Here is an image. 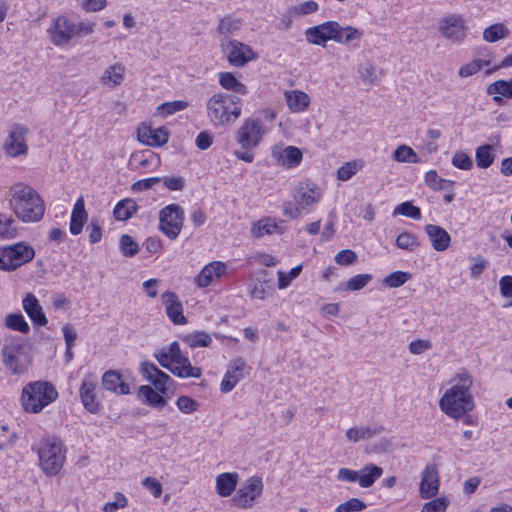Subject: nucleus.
I'll return each mask as SVG.
<instances>
[{
  "label": "nucleus",
  "mask_w": 512,
  "mask_h": 512,
  "mask_svg": "<svg viewBox=\"0 0 512 512\" xmlns=\"http://www.w3.org/2000/svg\"><path fill=\"white\" fill-rule=\"evenodd\" d=\"M140 374L154 388L149 385L140 386L137 392L138 398L142 403L153 408L163 409L167 405V400L163 395L167 394L170 386L174 384V380L150 361L141 362Z\"/></svg>",
  "instance_id": "f257e3e1"
},
{
  "label": "nucleus",
  "mask_w": 512,
  "mask_h": 512,
  "mask_svg": "<svg viewBox=\"0 0 512 512\" xmlns=\"http://www.w3.org/2000/svg\"><path fill=\"white\" fill-rule=\"evenodd\" d=\"M454 381L453 386L441 397L439 405L446 415L458 419L475 406L470 392L473 380L468 373H462L457 375Z\"/></svg>",
  "instance_id": "f03ea898"
},
{
  "label": "nucleus",
  "mask_w": 512,
  "mask_h": 512,
  "mask_svg": "<svg viewBox=\"0 0 512 512\" xmlns=\"http://www.w3.org/2000/svg\"><path fill=\"white\" fill-rule=\"evenodd\" d=\"M10 195V206L21 221L30 223L43 218L44 202L34 188L17 183L11 187Z\"/></svg>",
  "instance_id": "7ed1b4c3"
},
{
  "label": "nucleus",
  "mask_w": 512,
  "mask_h": 512,
  "mask_svg": "<svg viewBox=\"0 0 512 512\" xmlns=\"http://www.w3.org/2000/svg\"><path fill=\"white\" fill-rule=\"evenodd\" d=\"M207 116L214 126H229L235 123L242 111L240 97L226 92L213 94L206 103Z\"/></svg>",
  "instance_id": "20e7f679"
},
{
  "label": "nucleus",
  "mask_w": 512,
  "mask_h": 512,
  "mask_svg": "<svg viewBox=\"0 0 512 512\" xmlns=\"http://www.w3.org/2000/svg\"><path fill=\"white\" fill-rule=\"evenodd\" d=\"M153 356L163 368L177 377L200 378L202 375L201 368L191 365L188 356L182 353L177 341L157 348Z\"/></svg>",
  "instance_id": "39448f33"
},
{
  "label": "nucleus",
  "mask_w": 512,
  "mask_h": 512,
  "mask_svg": "<svg viewBox=\"0 0 512 512\" xmlns=\"http://www.w3.org/2000/svg\"><path fill=\"white\" fill-rule=\"evenodd\" d=\"M58 397L56 388L47 381H34L24 386L21 404L25 412L37 414Z\"/></svg>",
  "instance_id": "423d86ee"
},
{
  "label": "nucleus",
  "mask_w": 512,
  "mask_h": 512,
  "mask_svg": "<svg viewBox=\"0 0 512 512\" xmlns=\"http://www.w3.org/2000/svg\"><path fill=\"white\" fill-rule=\"evenodd\" d=\"M1 354L4 366L13 375H22L27 372L31 364V357L25 352L20 339H11L7 342L1 350Z\"/></svg>",
  "instance_id": "0eeeda50"
},
{
  "label": "nucleus",
  "mask_w": 512,
  "mask_h": 512,
  "mask_svg": "<svg viewBox=\"0 0 512 512\" xmlns=\"http://www.w3.org/2000/svg\"><path fill=\"white\" fill-rule=\"evenodd\" d=\"M39 463L47 475H56L60 472L65 455L61 441L57 438L44 440L38 449Z\"/></svg>",
  "instance_id": "6e6552de"
},
{
  "label": "nucleus",
  "mask_w": 512,
  "mask_h": 512,
  "mask_svg": "<svg viewBox=\"0 0 512 512\" xmlns=\"http://www.w3.org/2000/svg\"><path fill=\"white\" fill-rule=\"evenodd\" d=\"M34 257V248L24 242L0 247V269L3 271H14L33 260Z\"/></svg>",
  "instance_id": "1a4fd4ad"
},
{
  "label": "nucleus",
  "mask_w": 512,
  "mask_h": 512,
  "mask_svg": "<svg viewBox=\"0 0 512 512\" xmlns=\"http://www.w3.org/2000/svg\"><path fill=\"white\" fill-rule=\"evenodd\" d=\"M184 210L178 204H169L159 212V230L169 239H176L183 227Z\"/></svg>",
  "instance_id": "9d476101"
},
{
  "label": "nucleus",
  "mask_w": 512,
  "mask_h": 512,
  "mask_svg": "<svg viewBox=\"0 0 512 512\" xmlns=\"http://www.w3.org/2000/svg\"><path fill=\"white\" fill-rule=\"evenodd\" d=\"M263 492V483L260 478L251 477L241 484L235 495L231 498L234 506L241 509H250L260 498Z\"/></svg>",
  "instance_id": "9b49d317"
},
{
  "label": "nucleus",
  "mask_w": 512,
  "mask_h": 512,
  "mask_svg": "<svg viewBox=\"0 0 512 512\" xmlns=\"http://www.w3.org/2000/svg\"><path fill=\"white\" fill-rule=\"evenodd\" d=\"M221 48L227 54L229 63L235 67H242L257 57L250 46L228 36L222 38Z\"/></svg>",
  "instance_id": "f8f14e48"
},
{
  "label": "nucleus",
  "mask_w": 512,
  "mask_h": 512,
  "mask_svg": "<svg viewBox=\"0 0 512 512\" xmlns=\"http://www.w3.org/2000/svg\"><path fill=\"white\" fill-rule=\"evenodd\" d=\"M29 133L25 125L14 123L10 126L8 136L3 144L5 153L10 157H18L28 153L26 136Z\"/></svg>",
  "instance_id": "ddd939ff"
},
{
  "label": "nucleus",
  "mask_w": 512,
  "mask_h": 512,
  "mask_svg": "<svg viewBox=\"0 0 512 512\" xmlns=\"http://www.w3.org/2000/svg\"><path fill=\"white\" fill-rule=\"evenodd\" d=\"M467 25L459 14H450L439 21V31L451 43H461L467 36Z\"/></svg>",
  "instance_id": "4468645a"
},
{
  "label": "nucleus",
  "mask_w": 512,
  "mask_h": 512,
  "mask_svg": "<svg viewBox=\"0 0 512 512\" xmlns=\"http://www.w3.org/2000/svg\"><path fill=\"white\" fill-rule=\"evenodd\" d=\"M262 123L257 119L249 118L244 121L237 131V141L244 150L256 147L263 136Z\"/></svg>",
  "instance_id": "2eb2a0df"
},
{
  "label": "nucleus",
  "mask_w": 512,
  "mask_h": 512,
  "mask_svg": "<svg viewBox=\"0 0 512 512\" xmlns=\"http://www.w3.org/2000/svg\"><path fill=\"white\" fill-rule=\"evenodd\" d=\"M97 379L93 374L86 375L79 388V396L84 408L90 413H98L100 401L97 397Z\"/></svg>",
  "instance_id": "dca6fc26"
},
{
  "label": "nucleus",
  "mask_w": 512,
  "mask_h": 512,
  "mask_svg": "<svg viewBox=\"0 0 512 512\" xmlns=\"http://www.w3.org/2000/svg\"><path fill=\"white\" fill-rule=\"evenodd\" d=\"M271 156L281 166L286 168H294L298 166L301 161L303 154L301 150L295 146L274 145L271 150Z\"/></svg>",
  "instance_id": "f3484780"
},
{
  "label": "nucleus",
  "mask_w": 512,
  "mask_h": 512,
  "mask_svg": "<svg viewBox=\"0 0 512 512\" xmlns=\"http://www.w3.org/2000/svg\"><path fill=\"white\" fill-rule=\"evenodd\" d=\"M246 363L244 359L238 357L230 361L227 371L220 384V390L223 393L232 391L240 380L244 378V369Z\"/></svg>",
  "instance_id": "a211bd4d"
},
{
  "label": "nucleus",
  "mask_w": 512,
  "mask_h": 512,
  "mask_svg": "<svg viewBox=\"0 0 512 512\" xmlns=\"http://www.w3.org/2000/svg\"><path fill=\"white\" fill-rule=\"evenodd\" d=\"M162 302L165 306V311L168 318L177 325H182L187 322L183 315V306L178 295L172 291H166L162 294Z\"/></svg>",
  "instance_id": "6ab92c4d"
},
{
  "label": "nucleus",
  "mask_w": 512,
  "mask_h": 512,
  "mask_svg": "<svg viewBox=\"0 0 512 512\" xmlns=\"http://www.w3.org/2000/svg\"><path fill=\"white\" fill-rule=\"evenodd\" d=\"M138 140L147 146L158 147L168 142V132L163 128H152L145 124L138 128Z\"/></svg>",
  "instance_id": "aec40b11"
},
{
  "label": "nucleus",
  "mask_w": 512,
  "mask_h": 512,
  "mask_svg": "<svg viewBox=\"0 0 512 512\" xmlns=\"http://www.w3.org/2000/svg\"><path fill=\"white\" fill-rule=\"evenodd\" d=\"M49 32L52 42L57 46H63L74 37L73 22L66 17H57Z\"/></svg>",
  "instance_id": "412c9836"
},
{
  "label": "nucleus",
  "mask_w": 512,
  "mask_h": 512,
  "mask_svg": "<svg viewBox=\"0 0 512 512\" xmlns=\"http://www.w3.org/2000/svg\"><path fill=\"white\" fill-rule=\"evenodd\" d=\"M320 197V189L315 183L301 184L294 195L296 204L303 209L317 203Z\"/></svg>",
  "instance_id": "4be33fe9"
},
{
  "label": "nucleus",
  "mask_w": 512,
  "mask_h": 512,
  "mask_svg": "<svg viewBox=\"0 0 512 512\" xmlns=\"http://www.w3.org/2000/svg\"><path fill=\"white\" fill-rule=\"evenodd\" d=\"M439 477L435 466H427L422 472L420 495L423 499L434 497L438 493Z\"/></svg>",
  "instance_id": "5701e85b"
},
{
  "label": "nucleus",
  "mask_w": 512,
  "mask_h": 512,
  "mask_svg": "<svg viewBox=\"0 0 512 512\" xmlns=\"http://www.w3.org/2000/svg\"><path fill=\"white\" fill-rule=\"evenodd\" d=\"M424 230L434 250L445 251L450 247L451 237L444 228L434 224H427Z\"/></svg>",
  "instance_id": "b1692460"
},
{
  "label": "nucleus",
  "mask_w": 512,
  "mask_h": 512,
  "mask_svg": "<svg viewBox=\"0 0 512 512\" xmlns=\"http://www.w3.org/2000/svg\"><path fill=\"white\" fill-rule=\"evenodd\" d=\"M22 304L24 311L35 325L45 326L47 324L48 320L34 294L28 293L23 299Z\"/></svg>",
  "instance_id": "393cba45"
},
{
  "label": "nucleus",
  "mask_w": 512,
  "mask_h": 512,
  "mask_svg": "<svg viewBox=\"0 0 512 512\" xmlns=\"http://www.w3.org/2000/svg\"><path fill=\"white\" fill-rule=\"evenodd\" d=\"M332 21L309 27L305 31L306 40L310 44L325 46L327 41L332 40Z\"/></svg>",
  "instance_id": "a878e982"
},
{
  "label": "nucleus",
  "mask_w": 512,
  "mask_h": 512,
  "mask_svg": "<svg viewBox=\"0 0 512 512\" xmlns=\"http://www.w3.org/2000/svg\"><path fill=\"white\" fill-rule=\"evenodd\" d=\"M226 266L224 263L214 261L207 264L195 278V282L199 287H207L214 278H220L224 274Z\"/></svg>",
  "instance_id": "bb28decb"
},
{
  "label": "nucleus",
  "mask_w": 512,
  "mask_h": 512,
  "mask_svg": "<svg viewBox=\"0 0 512 512\" xmlns=\"http://www.w3.org/2000/svg\"><path fill=\"white\" fill-rule=\"evenodd\" d=\"M88 214L85 209L83 197H79L71 213L69 230L72 235H79L82 232L84 224L87 222Z\"/></svg>",
  "instance_id": "cd10ccee"
},
{
  "label": "nucleus",
  "mask_w": 512,
  "mask_h": 512,
  "mask_svg": "<svg viewBox=\"0 0 512 512\" xmlns=\"http://www.w3.org/2000/svg\"><path fill=\"white\" fill-rule=\"evenodd\" d=\"M103 387L118 395H128L130 387L122 380L121 375L115 370H108L102 376Z\"/></svg>",
  "instance_id": "c85d7f7f"
},
{
  "label": "nucleus",
  "mask_w": 512,
  "mask_h": 512,
  "mask_svg": "<svg viewBox=\"0 0 512 512\" xmlns=\"http://www.w3.org/2000/svg\"><path fill=\"white\" fill-rule=\"evenodd\" d=\"M332 40L340 44H347L354 40H359L363 32L352 26H341L338 22L332 21Z\"/></svg>",
  "instance_id": "c756f323"
},
{
  "label": "nucleus",
  "mask_w": 512,
  "mask_h": 512,
  "mask_svg": "<svg viewBox=\"0 0 512 512\" xmlns=\"http://www.w3.org/2000/svg\"><path fill=\"white\" fill-rule=\"evenodd\" d=\"M479 54L482 58L475 59L470 63H467L460 67L459 76L462 78H466L476 74L481 70L483 66H488L491 64V53L489 52L487 47H484Z\"/></svg>",
  "instance_id": "7c9ffc66"
},
{
  "label": "nucleus",
  "mask_w": 512,
  "mask_h": 512,
  "mask_svg": "<svg viewBox=\"0 0 512 512\" xmlns=\"http://www.w3.org/2000/svg\"><path fill=\"white\" fill-rule=\"evenodd\" d=\"M488 95L493 96V101L497 104L503 103V98H512V79L507 80H497L493 83H490L487 86L486 90Z\"/></svg>",
  "instance_id": "2f4dec72"
},
{
  "label": "nucleus",
  "mask_w": 512,
  "mask_h": 512,
  "mask_svg": "<svg viewBox=\"0 0 512 512\" xmlns=\"http://www.w3.org/2000/svg\"><path fill=\"white\" fill-rule=\"evenodd\" d=\"M285 99L288 108L294 113L305 111L310 104L308 94L299 90L285 92Z\"/></svg>",
  "instance_id": "473e14b6"
},
{
  "label": "nucleus",
  "mask_w": 512,
  "mask_h": 512,
  "mask_svg": "<svg viewBox=\"0 0 512 512\" xmlns=\"http://www.w3.org/2000/svg\"><path fill=\"white\" fill-rule=\"evenodd\" d=\"M239 476L237 473H221L216 477V491L221 497H228L236 489Z\"/></svg>",
  "instance_id": "72a5a7b5"
},
{
  "label": "nucleus",
  "mask_w": 512,
  "mask_h": 512,
  "mask_svg": "<svg viewBox=\"0 0 512 512\" xmlns=\"http://www.w3.org/2000/svg\"><path fill=\"white\" fill-rule=\"evenodd\" d=\"M125 67L121 63L109 66L100 78V82L110 88L120 85L124 80Z\"/></svg>",
  "instance_id": "f704fd0d"
},
{
  "label": "nucleus",
  "mask_w": 512,
  "mask_h": 512,
  "mask_svg": "<svg viewBox=\"0 0 512 512\" xmlns=\"http://www.w3.org/2000/svg\"><path fill=\"white\" fill-rule=\"evenodd\" d=\"M382 473L383 470L381 467L373 463L366 464L361 470L358 471L360 487H371L375 481L381 477Z\"/></svg>",
  "instance_id": "c9c22d12"
},
{
  "label": "nucleus",
  "mask_w": 512,
  "mask_h": 512,
  "mask_svg": "<svg viewBox=\"0 0 512 512\" xmlns=\"http://www.w3.org/2000/svg\"><path fill=\"white\" fill-rule=\"evenodd\" d=\"M219 84L225 90L233 91L240 95H246L248 93L246 85L238 81L235 75L231 72L219 73Z\"/></svg>",
  "instance_id": "e433bc0d"
},
{
  "label": "nucleus",
  "mask_w": 512,
  "mask_h": 512,
  "mask_svg": "<svg viewBox=\"0 0 512 512\" xmlns=\"http://www.w3.org/2000/svg\"><path fill=\"white\" fill-rule=\"evenodd\" d=\"M137 210V203L133 199L126 198L115 205L113 214L116 220L125 221L130 219Z\"/></svg>",
  "instance_id": "4c0bfd02"
},
{
  "label": "nucleus",
  "mask_w": 512,
  "mask_h": 512,
  "mask_svg": "<svg viewBox=\"0 0 512 512\" xmlns=\"http://www.w3.org/2000/svg\"><path fill=\"white\" fill-rule=\"evenodd\" d=\"M382 428L362 426V427H352L346 431V437L353 442H358L360 440L371 439L375 435L381 433Z\"/></svg>",
  "instance_id": "58836bf2"
},
{
  "label": "nucleus",
  "mask_w": 512,
  "mask_h": 512,
  "mask_svg": "<svg viewBox=\"0 0 512 512\" xmlns=\"http://www.w3.org/2000/svg\"><path fill=\"white\" fill-rule=\"evenodd\" d=\"M494 159L493 146L486 144L476 149L475 160L479 168L487 169L493 164Z\"/></svg>",
  "instance_id": "ea45409f"
},
{
  "label": "nucleus",
  "mask_w": 512,
  "mask_h": 512,
  "mask_svg": "<svg viewBox=\"0 0 512 512\" xmlns=\"http://www.w3.org/2000/svg\"><path fill=\"white\" fill-rule=\"evenodd\" d=\"M182 340L191 348L208 347L212 342L210 334L205 331L189 333Z\"/></svg>",
  "instance_id": "a19ab883"
},
{
  "label": "nucleus",
  "mask_w": 512,
  "mask_h": 512,
  "mask_svg": "<svg viewBox=\"0 0 512 512\" xmlns=\"http://www.w3.org/2000/svg\"><path fill=\"white\" fill-rule=\"evenodd\" d=\"M509 34V30L502 23L493 24L483 31V39L486 42L494 43L498 40L506 38Z\"/></svg>",
  "instance_id": "79ce46f5"
},
{
  "label": "nucleus",
  "mask_w": 512,
  "mask_h": 512,
  "mask_svg": "<svg viewBox=\"0 0 512 512\" xmlns=\"http://www.w3.org/2000/svg\"><path fill=\"white\" fill-rule=\"evenodd\" d=\"M393 158L400 163H419L420 158L417 153L407 145H400L394 151Z\"/></svg>",
  "instance_id": "37998d69"
},
{
  "label": "nucleus",
  "mask_w": 512,
  "mask_h": 512,
  "mask_svg": "<svg viewBox=\"0 0 512 512\" xmlns=\"http://www.w3.org/2000/svg\"><path fill=\"white\" fill-rule=\"evenodd\" d=\"M5 325L9 329L27 334L30 331V327L26 322L24 316L20 313L8 314L5 318Z\"/></svg>",
  "instance_id": "c03bdc74"
},
{
  "label": "nucleus",
  "mask_w": 512,
  "mask_h": 512,
  "mask_svg": "<svg viewBox=\"0 0 512 512\" xmlns=\"http://www.w3.org/2000/svg\"><path fill=\"white\" fill-rule=\"evenodd\" d=\"M277 223L275 220L271 218H265L262 220H259L257 223H255L252 227V234L256 238H260L264 235H270L277 231Z\"/></svg>",
  "instance_id": "a18cd8bd"
},
{
  "label": "nucleus",
  "mask_w": 512,
  "mask_h": 512,
  "mask_svg": "<svg viewBox=\"0 0 512 512\" xmlns=\"http://www.w3.org/2000/svg\"><path fill=\"white\" fill-rule=\"evenodd\" d=\"M395 244L399 249L407 251H414L420 245L417 236L411 232L400 233L396 238Z\"/></svg>",
  "instance_id": "49530a36"
},
{
  "label": "nucleus",
  "mask_w": 512,
  "mask_h": 512,
  "mask_svg": "<svg viewBox=\"0 0 512 512\" xmlns=\"http://www.w3.org/2000/svg\"><path fill=\"white\" fill-rule=\"evenodd\" d=\"M396 215H403L414 220H419L421 219V210L419 207L414 206L411 202L406 201L395 207L393 216Z\"/></svg>",
  "instance_id": "de8ad7c7"
},
{
  "label": "nucleus",
  "mask_w": 512,
  "mask_h": 512,
  "mask_svg": "<svg viewBox=\"0 0 512 512\" xmlns=\"http://www.w3.org/2000/svg\"><path fill=\"white\" fill-rule=\"evenodd\" d=\"M361 168H362L361 162H357V161L346 162L341 167L338 168L337 179L340 181H348Z\"/></svg>",
  "instance_id": "09e8293b"
},
{
  "label": "nucleus",
  "mask_w": 512,
  "mask_h": 512,
  "mask_svg": "<svg viewBox=\"0 0 512 512\" xmlns=\"http://www.w3.org/2000/svg\"><path fill=\"white\" fill-rule=\"evenodd\" d=\"M412 275L409 272L395 271L383 280V284L389 288H398L410 280Z\"/></svg>",
  "instance_id": "8fccbe9b"
},
{
  "label": "nucleus",
  "mask_w": 512,
  "mask_h": 512,
  "mask_svg": "<svg viewBox=\"0 0 512 512\" xmlns=\"http://www.w3.org/2000/svg\"><path fill=\"white\" fill-rule=\"evenodd\" d=\"M119 247L121 253L125 257H133L139 251V246L137 242L128 234H124L120 237Z\"/></svg>",
  "instance_id": "3c124183"
},
{
  "label": "nucleus",
  "mask_w": 512,
  "mask_h": 512,
  "mask_svg": "<svg viewBox=\"0 0 512 512\" xmlns=\"http://www.w3.org/2000/svg\"><path fill=\"white\" fill-rule=\"evenodd\" d=\"M188 107V103L182 100H176L172 102L162 103L157 107V111L163 115L168 116L172 115L178 111H182Z\"/></svg>",
  "instance_id": "603ef678"
},
{
  "label": "nucleus",
  "mask_w": 512,
  "mask_h": 512,
  "mask_svg": "<svg viewBox=\"0 0 512 512\" xmlns=\"http://www.w3.org/2000/svg\"><path fill=\"white\" fill-rule=\"evenodd\" d=\"M14 220L6 215L0 214V237L11 239L17 235L15 227H13Z\"/></svg>",
  "instance_id": "864d4df0"
},
{
  "label": "nucleus",
  "mask_w": 512,
  "mask_h": 512,
  "mask_svg": "<svg viewBox=\"0 0 512 512\" xmlns=\"http://www.w3.org/2000/svg\"><path fill=\"white\" fill-rule=\"evenodd\" d=\"M424 181L427 186H429L433 190H440L441 183L449 184V187L452 188L455 184L454 181L448 179H442L438 176V173L435 170H429L426 172Z\"/></svg>",
  "instance_id": "5fc2aeb1"
},
{
  "label": "nucleus",
  "mask_w": 512,
  "mask_h": 512,
  "mask_svg": "<svg viewBox=\"0 0 512 512\" xmlns=\"http://www.w3.org/2000/svg\"><path fill=\"white\" fill-rule=\"evenodd\" d=\"M371 280V274H357L348 280L346 288L349 291H358L363 289Z\"/></svg>",
  "instance_id": "6e6d98bb"
},
{
  "label": "nucleus",
  "mask_w": 512,
  "mask_h": 512,
  "mask_svg": "<svg viewBox=\"0 0 512 512\" xmlns=\"http://www.w3.org/2000/svg\"><path fill=\"white\" fill-rule=\"evenodd\" d=\"M241 27V21L236 18L232 17H224L220 20L219 23V31L221 34L225 36H228V34H231L237 30H239Z\"/></svg>",
  "instance_id": "4d7b16f0"
},
{
  "label": "nucleus",
  "mask_w": 512,
  "mask_h": 512,
  "mask_svg": "<svg viewBox=\"0 0 512 512\" xmlns=\"http://www.w3.org/2000/svg\"><path fill=\"white\" fill-rule=\"evenodd\" d=\"M176 405L177 408L185 414L194 413L199 407V404L188 396H180L176 401Z\"/></svg>",
  "instance_id": "13d9d810"
},
{
  "label": "nucleus",
  "mask_w": 512,
  "mask_h": 512,
  "mask_svg": "<svg viewBox=\"0 0 512 512\" xmlns=\"http://www.w3.org/2000/svg\"><path fill=\"white\" fill-rule=\"evenodd\" d=\"M366 508V504L358 498H351L348 501L340 504L336 508V512H358Z\"/></svg>",
  "instance_id": "bf43d9fd"
},
{
  "label": "nucleus",
  "mask_w": 512,
  "mask_h": 512,
  "mask_svg": "<svg viewBox=\"0 0 512 512\" xmlns=\"http://www.w3.org/2000/svg\"><path fill=\"white\" fill-rule=\"evenodd\" d=\"M452 164L461 170H469L472 165V159L463 151H457L452 157Z\"/></svg>",
  "instance_id": "052dcab7"
},
{
  "label": "nucleus",
  "mask_w": 512,
  "mask_h": 512,
  "mask_svg": "<svg viewBox=\"0 0 512 512\" xmlns=\"http://www.w3.org/2000/svg\"><path fill=\"white\" fill-rule=\"evenodd\" d=\"M87 230L89 231V242L96 244L102 239V227L97 218H91Z\"/></svg>",
  "instance_id": "680f3d73"
},
{
  "label": "nucleus",
  "mask_w": 512,
  "mask_h": 512,
  "mask_svg": "<svg viewBox=\"0 0 512 512\" xmlns=\"http://www.w3.org/2000/svg\"><path fill=\"white\" fill-rule=\"evenodd\" d=\"M431 348V341L426 339L413 340L408 345L409 352L414 355H421Z\"/></svg>",
  "instance_id": "e2e57ef3"
},
{
  "label": "nucleus",
  "mask_w": 512,
  "mask_h": 512,
  "mask_svg": "<svg viewBox=\"0 0 512 512\" xmlns=\"http://www.w3.org/2000/svg\"><path fill=\"white\" fill-rule=\"evenodd\" d=\"M357 258L358 256L354 251L350 249H344L336 254L335 262L342 266H348L353 264Z\"/></svg>",
  "instance_id": "0e129e2a"
},
{
  "label": "nucleus",
  "mask_w": 512,
  "mask_h": 512,
  "mask_svg": "<svg viewBox=\"0 0 512 512\" xmlns=\"http://www.w3.org/2000/svg\"><path fill=\"white\" fill-rule=\"evenodd\" d=\"M271 291V287L266 284V282H256L250 288V296L255 299L264 300L269 292Z\"/></svg>",
  "instance_id": "69168bd1"
},
{
  "label": "nucleus",
  "mask_w": 512,
  "mask_h": 512,
  "mask_svg": "<svg viewBox=\"0 0 512 512\" xmlns=\"http://www.w3.org/2000/svg\"><path fill=\"white\" fill-rule=\"evenodd\" d=\"M127 505V498L120 492L114 494V501L106 503L104 506L105 512H116L118 509L124 508Z\"/></svg>",
  "instance_id": "338daca9"
},
{
  "label": "nucleus",
  "mask_w": 512,
  "mask_h": 512,
  "mask_svg": "<svg viewBox=\"0 0 512 512\" xmlns=\"http://www.w3.org/2000/svg\"><path fill=\"white\" fill-rule=\"evenodd\" d=\"M447 504L445 498H436L425 503L421 512H444L447 508Z\"/></svg>",
  "instance_id": "774afa93"
}]
</instances>
